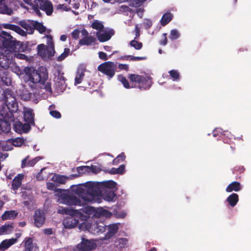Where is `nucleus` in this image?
I'll return each instance as SVG.
<instances>
[{
    "label": "nucleus",
    "instance_id": "57",
    "mask_svg": "<svg viewBox=\"0 0 251 251\" xmlns=\"http://www.w3.org/2000/svg\"><path fill=\"white\" fill-rule=\"evenodd\" d=\"M167 43V39L166 37V34L164 33L162 35V39L160 40V43L162 45H165Z\"/></svg>",
    "mask_w": 251,
    "mask_h": 251
},
{
    "label": "nucleus",
    "instance_id": "24",
    "mask_svg": "<svg viewBox=\"0 0 251 251\" xmlns=\"http://www.w3.org/2000/svg\"><path fill=\"white\" fill-rule=\"evenodd\" d=\"M75 218H78L76 216H71L64 219L63 224L64 227L66 228H72L75 227L78 223V220Z\"/></svg>",
    "mask_w": 251,
    "mask_h": 251
},
{
    "label": "nucleus",
    "instance_id": "49",
    "mask_svg": "<svg viewBox=\"0 0 251 251\" xmlns=\"http://www.w3.org/2000/svg\"><path fill=\"white\" fill-rule=\"evenodd\" d=\"M56 10H59V11H68L70 10L71 8L67 5L63 4H58L56 6Z\"/></svg>",
    "mask_w": 251,
    "mask_h": 251
},
{
    "label": "nucleus",
    "instance_id": "21",
    "mask_svg": "<svg viewBox=\"0 0 251 251\" xmlns=\"http://www.w3.org/2000/svg\"><path fill=\"white\" fill-rule=\"evenodd\" d=\"M80 33L83 38L80 40V45L89 46L95 41L96 39L95 38L92 36H88V33L86 30L82 29Z\"/></svg>",
    "mask_w": 251,
    "mask_h": 251
},
{
    "label": "nucleus",
    "instance_id": "62",
    "mask_svg": "<svg viewBox=\"0 0 251 251\" xmlns=\"http://www.w3.org/2000/svg\"><path fill=\"white\" fill-rule=\"evenodd\" d=\"M44 233L47 235H50L52 233V230L51 228H47L44 229Z\"/></svg>",
    "mask_w": 251,
    "mask_h": 251
},
{
    "label": "nucleus",
    "instance_id": "34",
    "mask_svg": "<svg viewBox=\"0 0 251 251\" xmlns=\"http://www.w3.org/2000/svg\"><path fill=\"white\" fill-rule=\"evenodd\" d=\"M226 201L231 206L234 207L238 201V196L237 194L233 193L227 197Z\"/></svg>",
    "mask_w": 251,
    "mask_h": 251
},
{
    "label": "nucleus",
    "instance_id": "42",
    "mask_svg": "<svg viewBox=\"0 0 251 251\" xmlns=\"http://www.w3.org/2000/svg\"><path fill=\"white\" fill-rule=\"evenodd\" d=\"M172 18V15L170 13H167L163 15L161 20V24L164 25L168 24Z\"/></svg>",
    "mask_w": 251,
    "mask_h": 251
},
{
    "label": "nucleus",
    "instance_id": "43",
    "mask_svg": "<svg viewBox=\"0 0 251 251\" xmlns=\"http://www.w3.org/2000/svg\"><path fill=\"white\" fill-rule=\"evenodd\" d=\"M92 27L93 28L99 31L102 30L103 28V25L101 22L99 21H95L92 24Z\"/></svg>",
    "mask_w": 251,
    "mask_h": 251
},
{
    "label": "nucleus",
    "instance_id": "50",
    "mask_svg": "<svg viewBox=\"0 0 251 251\" xmlns=\"http://www.w3.org/2000/svg\"><path fill=\"white\" fill-rule=\"evenodd\" d=\"M126 158V156L125 155L124 153H122L120 154H119L116 158H115L113 161V164L115 165L117 164L120 162V161H124L125 160Z\"/></svg>",
    "mask_w": 251,
    "mask_h": 251
},
{
    "label": "nucleus",
    "instance_id": "4",
    "mask_svg": "<svg viewBox=\"0 0 251 251\" xmlns=\"http://www.w3.org/2000/svg\"><path fill=\"white\" fill-rule=\"evenodd\" d=\"M1 102L0 115L4 120L0 119V130L7 132L11 129L9 123L14 121L13 114L18 111V105L13 92L9 89L3 91Z\"/></svg>",
    "mask_w": 251,
    "mask_h": 251
},
{
    "label": "nucleus",
    "instance_id": "44",
    "mask_svg": "<svg viewBox=\"0 0 251 251\" xmlns=\"http://www.w3.org/2000/svg\"><path fill=\"white\" fill-rule=\"evenodd\" d=\"M69 53L70 50L68 48H65L64 49V52L57 57V60L59 61H62L69 54Z\"/></svg>",
    "mask_w": 251,
    "mask_h": 251
},
{
    "label": "nucleus",
    "instance_id": "30",
    "mask_svg": "<svg viewBox=\"0 0 251 251\" xmlns=\"http://www.w3.org/2000/svg\"><path fill=\"white\" fill-rule=\"evenodd\" d=\"M79 171H82L84 172L88 173H98L100 171V169L99 167L96 166H82L78 168Z\"/></svg>",
    "mask_w": 251,
    "mask_h": 251
},
{
    "label": "nucleus",
    "instance_id": "17",
    "mask_svg": "<svg viewBox=\"0 0 251 251\" xmlns=\"http://www.w3.org/2000/svg\"><path fill=\"white\" fill-rule=\"evenodd\" d=\"M54 81L61 91H63L66 87V79L64 76V73L61 71H58L55 74Z\"/></svg>",
    "mask_w": 251,
    "mask_h": 251
},
{
    "label": "nucleus",
    "instance_id": "1",
    "mask_svg": "<svg viewBox=\"0 0 251 251\" xmlns=\"http://www.w3.org/2000/svg\"><path fill=\"white\" fill-rule=\"evenodd\" d=\"M27 49L26 44L17 41L9 33L0 29V69L6 70L14 58L29 61L23 54Z\"/></svg>",
    "mask_w": 251,
    "mask_h": 251
},
{
    "label": "nucleus",
    "instance_id": "59",
    "mask_svg": "<svg viewBox=\"0 0 251 251\" xmlns=\"http://www.w3.org/2000/svg\"><path fill=\"white\" fill-rule=\"evenodd\" d=\"M129 10V7L125 5H122L120 7V11L121 12H126Z\"/></svg>",
    "mask_w": 251,
    "mask_h": 251
},
{
    "label": "nucleus",
    "instance_id": "15",
    "mask_svg": "<svg viewBox=\"0 0 251 251\" xmlns=\"http://www.w3.org/2000/svg\"><path fill=\"white\" fill-rule=\"evenodd\" d=\"M128 240L126 238H115L110 245L112 251H121L128 246Z\"/></svg>",
    "mask_w": 251,
    "mask_h": 251
},
{
    "label": "nucleus",
    "instance_id": "37",
    "mask_svg": "<svg viewBox=\"0 0 251 251\" xmlns=\"http://www.w3.org/2000/svg\"><path fill=\"white\" fill-rule=\"evenodd\" d=\"M125 172V165H121L118 168H112L108 171L110 174H124Z\"/></svg>",
    "mask_w": 251,
    "mask_h": 251
},
{
    "label": "nucleus",
    "instance_id": "48",
    "mask_svg": "<svg viewBox=\"0 0 251 251\" xmlns=\"http://www.w3.org/2000/svg\"><path fill=\"white\" fill-rule=\"evenodd\" d=\"M52 106H50L49 107L50 115L55 118H60L61 117V114L57 111L52 110Z\"/></svg>",
    "mask_w": 251,
    "mask_h": 251
},
{
    "label": "nucleus",
    "instance_id": "3",
    "mask_svg": "<svg viewBox=\"0 0 251 251\" xmlns=\"http://www.w3.org/2000/svg\"><path fill=\"white\" fill-rule=\"evenodd\" d=\"M117 189L115 181L108 180L102 182H88L78 185L73 190L84 204L87 202H101V196L100 193L101 190L116 191Z\"/></svg>",
    "mask_w": 251,
    "mask_h": 251
},
{
    "label": "nucleus",
    "instance_id": "6",
    "mask_svg": "<svg viewBox=\"0 0 251 251\" xmlns=\"http://www.w3.org/2000/svg\"><path fill=\"white\" fill-rule=\"evenodd\" d=\"M19 24L26 31L24 30L16 25L10 24H2L1 25V27L14 31L24 37L26 36L27 34H31L33 33L34 28L32 25V21H22L19 22Z\"/></svg>",
    "mask_w": 251,
    "mask_h": 251
},
{
    "label": "nucleus",
    "instance_id": "9",
    "mask_svg": "<svg viewBox=\"0 0 251 251\" xmlns=\"http://www.w3.org/2000/svg\"><path fill=\"white\" fill-rule=\"evenodd\" d=\"M82 212L84 216H86V219L81 220L82 221H87L91 216L92 218H108L111 215L109 211L102 207L95 208L92 206H86L82 209Z\"/></svg>",
    "mask_w": 251,
    "mask_h": 251
},
{
    "label": "nucleus",
    "instance_id": "7",
    "mask_svg": "<svg viewBox=\"0 0 251 251\" xmlns=\"http://www.w3.org/2000/svg\"><path fill=\"white\" fill-rule=\"evenodd\" d=\"M45 37L47 39L48 46L43 44L39 45L37 47L38 54L43 60L48 61L52 59L55 51L51 36L47 35Z\"/></svg>",
    "mask_w": 251,
    "mask_h": 251
},
{
    "label": "nucleus",
    "instance_id": "28",
    "mask_svg": "<svg viewBox=\"0 0 251 251\" xmlns=\"http://www.w3.org/2000/svg\"><path fill=\"white\" fill-rule=\"evenodd\" d=\"M17 242V239L11 238L2 241L0 244V251H5Z\"/></svg>",
    "mask_w": 251,
    "mask_h": 251
},
{
    "label": "nucleus",
    "instance_id": "40",
    "mask_svg": "<svg viewBox=\"0 0 251 251\" xmlns=\"http://www.w3.org/2000/svg\"><path fill=\"white\" fill-rule=\"evenodd\" d=\"M32 25L34 29L37 30L40 33H42L46 31V27L41 24L36 22L32 21Z\"/></svg>",
    "mask_w": 251,
    "mask_h": 251
},
{
    "label": "nucleus",
    "instance_id": "36",
    "mask_svg": "<svg viewBox=\"0 0 251 251\" xmlns=\"http://www.w3.org/2000/svg\"><path fill=\"white\" fill-rule=\"evenodd\" d=\"M17 215V213L15 211H7L2 214L1 218L3 220H6L15 218Z\"/></svg>",
    "mask_w": 251,
    "mask_h": 251
},
{
    "label": "nucleus",
    "instance_id": "26",
    "mask_svg": "<svg viewBox=\"0 0 251 251\" xmlns=\"http://www.w3.org/2000/svg\"><path fill=\"white\" fill-rule=\"evenodd\" d=\"M0 79L5 85L8 86L11 84V77L6 70L0 69Z\"/></svg>",
    "mask_w": 251,
    "mask_h": 251
},
{
    "label": "nucleus",
    "instance_id": "27",
    "mask_svg": "<svg viewBox=\"0 0 251 251\" xmlns=\"http://www.w3.org/2000/svg\"><path fill=\"white\" fill-rule=\"evenodd\" d=\"M13 230L14 226L13 224H5L0 227V236L10 234L13 232Z\"/></svg>",
    "mask_w": 251,
    "mask_h": 251
},
{
    "label": "nucleus",
    "instance_id": "10",
    "mask_svg": "<svg viewBox=\"0 0 251 251\" xmlns=\"http://www.w3.org/2000/svg\"><path fill=\"white\" fill-rule=\"evenodd\" d=\"M78 228L82 231L87 230L94 235L102 233L105 230L103 224L101 223V225L95 224L92 225L87 221H83V223L80 224L78 225Z\"/></svg>",
    "mask_w": 251,
    "mask_h": 251
},
{
    "label": "nucleus",
    "instance_id": "52",
    "mask_svg": "<svg viewBox=\"0 0 251 251\" xmlns=\"http://www.w3.org/2000/svg\"><path fill=\"white\" fill-rule=\"evenodd\" d=\"M13 145L8 143V140L7 141L5 145H1L2 150L5 151H11L13 149Z\"/></svg>",
    "mask_w": 251,
    "mask_h": 251
},
{
    "label": "nucleus",
    "instance_id": "18",
    "mask_svg": "<svg viewBox=\"0 0 251 251\" xmlns=\"http://www.w3.org/2000/svg\"><path fill=\"white\" fill-rule=\"evenodd\" d=\"M114 32L112 29L102 30L97 33V37L101 42H104L109 40Z\"/></svg>",
    "mask_w": 251,
    "mask_h": 251
},
{
    "label": "nucleus",
    "instance_id": "45",
    "mask_svg": "<svg viewBox=\"0 0 251 251\" xmlns=\"http://www.w3.org/2000/svg\"><path fill=\"white\" fill-rule=\"evenodd\" d=\"M180 36L179 32L176 29H173L171 31L170 38L173 40L178 39Z\"/></svg>",
    "mask_w": 251,
    "mask_h": 251
},
{
    "label": "nucleus",
    "instance_id": "19",
    "mask_svg": "<svg viewBox=\"0 0 251 251\" xmlns=\"http://www.w3.org/2000/svg\"><path fill=\"white\" fill-rule=\"evenodd\" d=\"M23 114L25 121L29 125L33 126L34 125V113L33 110L30 108L25 107L23 109Z\"/></svg>",
    "mask_w": 251,
    "mask_h": 251
},
{
    "label": "nucleus",
    "instance_id": "39",
    "mask_svg": "<svg viewBox=\"0 0 251 251\" xmlns=\"http://www.w3.org/2000/svg\"><path fill=\"white\" fill-rule=\"evenodd\" d=\"M52 181L56 183L59 184H64L66 182L67 178L64 176L54 175L52 177Z\"/></svg>",
    "mask_w": 251,
    "mask_h": 251
},
{
    "label": "nucleus",
    "instance_id": "13",
    "mask_svg": "<svg viewBox=\"0 0 251 251\" xmlns=\"http://www.w3.org/2000/svg\"><path fill=\"white\" fill-rule=\"evenodd\" d=\"M30 87L32 89L33 94L29 93L26 90H24L23 92L19 93V95L21 96V98L25 100H31L34 103H37L38 102V100L37 98V96H35L36 93L38 94V96L40 94H43L44 93H46V95H50L51 94V92H50V93H48L46 91L44 88H42V89L40 88L37 89L35 88H31L30 86ZM51 92L52 91H51Z\"/></svg>",
    "mask_w": 251,
    "mask_h": 251
},
{
    "label": "nucleus",
    "instance_id": "14",
    "mask_svg": "<svg viewBox=\"0 0 251 251\" xmlns=\"http://www.w3.org/2000/svg\"><path fill=\"white\" fill-rule=\"evenodd\" d=\"M116 68V65L114 63L108 61L100 65L98 67V70L110 78H111L115 75Z\"/></svg>",
    "mask_w": 251,
    "mask_h": 251
},
{
    "label": "nucleus",
    "instance_id": "46",
    "mask_svg": "<svg viewBox=\"0 0 251 251\" xmlns=\"http://www.w3.org/2000/svg\"><path fill=\"white\" fill-rule=\"evenodd\" d=\"M130 46L136 50H140L142 47V44L135 40H132L130 43Z\"/></svg>",
    "mask_w": 251,
    "mask_h": 251
},
{
    "label": "nucleus",
    "instance_id": "2",
    "mask_svg": "<svg viewBox=\"0 0 251 251\" xmlns=\"http://www.w3.org/2000/svg\"><path fill=\"white\" fill-rule=\"evenodd\" d=\"M9 68L31 88H44L48 93H50L51 83L46 68L41 67L36 71L33 68L26 67L23 71L13 62Z\"/></svg>",
    "mask_w": 251,
    "mask_h": 251
},
{
    "label": "nucleus",
    "instance_id": "8",
    "mask_svg": "<svg viewBox=\"0 0 251 251\" xmlns=\"http://www.w3.org/2000/svg\"><path fill=\"white\" fill-rule=\"evenodd\" d=\"M26 4L31 6L32 9L38 15H40L39 9L45 11L48 15H50L53 12V5L48 0H23Z\"/></svg>",
    "mask_w": 251,
    "mask_h": 251
},
{
    "label": "nucleus",
    "instance_id": "58",
    "mask_svg": "<svg viewBox=\"0 0 251 251\" xmlns=\"http://www.w3.org/2000/svg\"><path fill=\"white\" fill-rule=\"evenodd\" d=\"M79 33L80 31L78 30L75 29L72 33V36L74 39H76L79 37Z\"/></svg>",
    "mask_w": 251,
    "mask_h": 251
},
{
    "label": "nucleus",
    "instance_id": "51",
    "mask_svg": "<svg viewBox=\"0 0 251 251\" xmlns=\"http://www.w3.org/2000/svg\"><path fill=\"white\" fill-rule=\"evenodd\" d=\"M124 58L126 60H132V61H138L140 60H144L146 59L145 57H135L131 55L126 56L124 57Z\"/></svg>",
    "mask_w": 251,
    "mask_h": 251
},
{
    "label": "nucleus",
    "instance_id": "20",
    "mask_svg": "<svg viewBox=\"0 0 251 251\" xmlns=\"http://www.w3.org/2000/svg\"><path fill=\"white\" fill-rule=\"evenodd\" d=\"M45 220V214L43 211L37 210L35 212L34 221L36 226L38 227L42 226L44 223Z\"/></svg>",
    "mask_w": 251,
    "mask_h": 251
},
{
    "label": "nucleus",
    "instance_id": "61",
    "mask_svg": "<svg viewBox=\"0 0 251 251\" xmlns=\"http://www.w3.org/2000/svg\"><path fill=\"white\" fill-rule=\"evenodd\" d=\"M119 67L120 69L127 70L128 69V66L126 64H119Z\"/></svg>",
    "mask_w": 251,
    "mask_h": 251
},
{
    "label": "nucleus",
    "instance_id": "29",
    "mask_svg": "<svg viewBox=\"0 0 251 251\" xmlns=\"http://www.w3.org/2000/svg\"><path fill=\"white\" fill-rule=\"evenodd\" d=\"M242 187L240 183L237 181H233L229 184L226 188L227 192H231L232 191L238 192L242 189Z\"/></svg>",
    "mask_w": 251,
    "mask_h": 251
},
{
    "label": "nucleus",
    "instance_id": "38",
    "mask_svg": "<svg viewBox=\"0 0 251 251\" xmlns=\"http://www.w3.org/2000/svg\"><path fill=\"white\" fill-rule=\"evenodd\" d=\"M84 76V70H83L82 69H79L77 70L76 75L75 78V85L78 84H80Z\"/></svg>",
    "mask_w": 251,
    "mask_h": 251
},
{
    "label": "nucleus",
    "instance_id": "5",
    "mask_svg": "<svg viewBox=\"0 0 251 251\" xmlns=\"http://www.w3.org/2000/svg\"><path fill=\"white\" fill-rule=\"evenodd\" d=\"M78 186H74L71 190H64L56 189L54 184L51 182L47 183V187L49 190H54L55 195L57 196L58 202L67 205H74L81 206L83 205L81 200L77 198L75 194H77L74 191V189Z\"/></svg>",
    "mask_w": 251,
    "mask_h": 251
},
{
    "label": "nucleus",
    "instance_id": "55",
    "mask_svg": "<svg viewBox=\"0 0 251 251\" xmlns=\"http://www.w3.org/2000/svg\"><path fill=\"white\" fill-rule=\"evenodd\" d=\"M143 25L146 28H149L152 25V22L149 19H145Z\"/></svg>",
    "mask_w": 251,
    "mask_h": 251
},
{
    "label": "nucleus",
    "instance_id": "63",
    "mask_svg": "<svg viewBox=\"0 0 251 251\" xmlns=\"http://www.w3.org/2000/svg\"><path fill=\"white\" fill-rule=\"evenodd\" d=\"M143 11H144V10H143V9H142V8H139V9H137V14H138L139 16L142 17V14H143Z\"/></svg>",
    "mask_w": 251,
    "mask_h": 251
},
{
    "label": "nucleus",
    "instance_id": "35",
    "mask_svg": "<svg viewBox=\"0 0 251 251\" xmlns=\"http://www.w3.org/2000/svg\"><path fill=\"white\" fill-rule=\"evenodd\" d=\"M8 143L12 144L13 146L19 147L24 145L25 140L23 138L18 137L8 140Z\"/></svg>",
    "mask_w": 251,
    "mask_h": 251
},
{
    "label": "nucleus",
    "instance_id": "64",
    "mask_svg": "<svg viewBox=\"0 0 251 251\" xmlns=\"http://www.w3.org/2000/svg\"><path fill=\"white\" fill-rule=\"evenodd\" d=\"M126 215V213L125 212H122L121 213L118 214V216L120 218H124Z\"/></svg>",
    "mask_w": 251,
    "mask_h": 251
},
{
    "label": "nucleus",
    "instance_id": "53",
    "mask_svg": "<svg viewBox=\"0 0 251 251\" xmlns=\"http://www.w3.org/2000/svg\"><path fill=\"white\" fill-rule=\"evenodd\" d=\"M80 0H70L69 3L75 9H77L79 7Z\"/></svg>",
    "mask_w": 251,
    "mask_h": 251
},
{
    "label": "nucleus",
    "instance_id": "47",
    "mask_svg": "<svg viewBox=\"0 0 251 251\" xmlns=\"http://www.w3.org/2000/svg\"><path fill=\"white\" fill-rule=\"evenodd\" d=\"M118 79L124 85L126 88H130V86L126 79L122 75H119Z\"/></svg>",
    "mask_w": 251,
    "mask_h": 251
},
{
    "label": "nucleus",
    "instance_id": "16",
    "mask_svg": "<svg viewBox=\"0 0 251 251\" xmlns=\"http://www.w3.org/2000/svg\"><path fill=\"white\" fill-rule=\"evenodd\" d=\"M57 212L61 214H65L70 216H76L78 217L81 221L86 218V216H84L82 212V209L75 210L72 208L60 207L58 209Z\"/></svg>",
    "mask_w": 251,
    "mask_h": 251
},
{
    "label": "nucleus",
    "instance_id": "11",
    "mask_svg": "<svg viewBox=\"0 0 251 251\" xmlns=\"http://www.w3.org/2000/svg\"><path fill=\"white\" fill-rule=\"evenodd\" d=\"M101 241L100 238L97 239H87L81 238V241L77 245L78 251H91L96 249L97 243Z\"/></svg>",
    "mask_w": 251,
    "mask_h": 251
},
{
    "label": "nucleus",
    "instance_id": "33",
    "mask_svg": "<svg viewBox=\"0 0 251 251\" xmlns=\"http://www.w3.org/2000/svg\"><path fill=\"white\" fill-rule=\"evenodd\" d=\"M12 12V9L5 4L3 0H0V13L11 15Z\"/></svg>",
    "mask_w": 251,
    "mask_h": 251
},
{
    "label": "nucleus",
    "instance_id": "54",
    "mask_svg": "<svg viewBox=\"0 0 251 251\" xmlns=\"http://www.w3.org/2000/svg\"><path fill=\"white\" fill-rule=\"evenodd\" d=\"M40 157H36L31 160L28 161L27 163V166L32 167L40 159Z\"/></svg>",
    "mask_w": 251,
    "mask_h": 251
},
{
    "label": "nucleus",
    "instance_id": "22",
    "mask_svg": "<svg viewBox=\"0 0 251 251\" xmlns=\"http://www.w3.org/2000/svg\"><path fill=\"white\" fill-rule=\"evenodd\" d=\"M118 224H114L109 225L107 226V232L105 236L102 238H100L101 241L107 240L111 238L114 236L118 231Z\"/></svg>",
    "mask_w": 251,
    "mask_h": 251
},
{
    "label": "nucleus",
    "instance_id": "41",
    "mask_svg": "<svg viewBox=\"0 0 251 251\" xmlns=\"http://www.w3.org/2000/svg\"><path fill=\"white\" fill-rule=\"evenodd\" d=\"M170 76L173 81H178L180 79V75L176 70H172L169 72Z\"/></svg>",
    "mask_w": 251,
    "mask_h": 251
},
{
    "label": "nucleus",
    "instance_id": "32",
    "mask_svg": "<svg viewBox=\"0 0 251 251\" xmlns=\"http://www.w3.org/2000/svg\"><path fill=\"white\" fill-rule=\"evenodd\" d=\"M25 251H35L37 249L36 245L32 243L31 238L25 239Z\"/></svg>",
    "mask_w": 251,
    "mask_h": 251
},
{
    "label": "nucleus",
    "instance_id": "12",
    "mask_svg": "<svg viewBox=\"0 0 251 251\" xmlns=\"http://www.w3.org/2000/svg\"><path fill=\"white\" fill-rule=\"evenodd\" d=\"M129 78L131 82L137 83L138 84V87L141 89H148L152 84L151 77L147 76L132 74L129 75Z\"/></svg>",
    "mask_w": 251,
    "mask_h": 251
},
{
    "label": "nucleus",
    "instance_id": "60",
    "mask_svg": "<svg viewBox=\"0 0 251 251\" xmlns=\"http://www.w3.org/2000/svg\"><path fill=\"white\" fill-rule=\"evenodd\" d=\"M27 160H28V157H26L23 160L22 162V168H24L25 166H27V163L28 162H27Z\"/></svg>",
    "mask_w": 251,
    "mask_h": 251
},
{
    "label": "nucleus",
    "instance_id": "56",
    "mask_svg": "<svg viewBox=\"0 0 251 251\" xmlns=\"http://www.w3.org/2000/svg\"><path fill=\"white\" fill-rule=\"evenodd\" d=\"M99 57L100 59L103 60H106L108 59V58L107 57L106 54L102 51L99 52Z\"/></svg>",
    "mask_w": 251,
    "mask_h": 251
},
{
    "label": "nucleus",
    "instance_id": "25",
    "mask_svg": "<svg viewBox=\"0 0 251 251\" xmlns=\"http://www.w3.org/2000/svg\"><path fill=\"white\" fill-rule=\"evenodd\" d=\"M14 128L16 132L19 133H26L30 130L31 126L29 124H23L18 122L15 124Z\"/></svg>",
    "mask_w": 251,
    "mask_h": 251
},
{
    "label": "nucleus",
    "instance_id": "31",
    "mask_svg": "<svg viewBox=\"0 0 251 251\" xmlns=\"http://www.w3.org/2000/svg\"><path fill=\"white\" fill-rule=\"evenodd\" d=\"M23 178L24 175L22 174H19L14 178L12 184L13 190H16L20 187L21 181Z\"/></svg>",
    "mask_w": 251,
    "mask_h": 251
},
{
    "label": "nucleus",
    "instance_id": "23",
    "mask_svg": "<svg viewBox=\"0 0 251 251\" xmlns=\"http://www.w3.org/2000/svg\"><path fill=\"white\" fill-rule=\"evenodd\" d=\"M100 193L101 196V200L103 199L107 201L110 202L114 201L116 199L115 191L101 190Z\"/></svg>",
    "mask_w": 251,
    "mask_h": 251
}]
</instances>
